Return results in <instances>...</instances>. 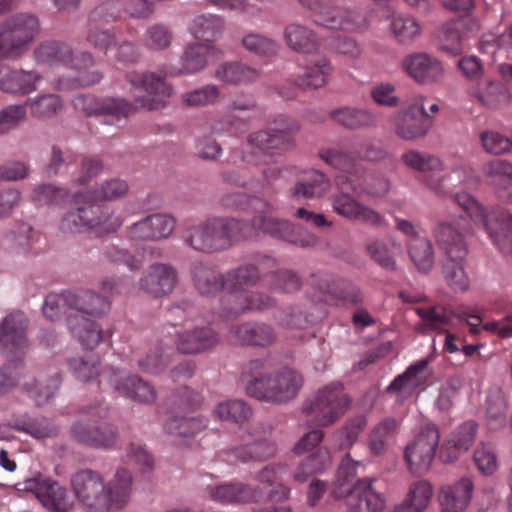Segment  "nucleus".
Wrapping results in <instances>:
<instances>
[{
    "instance_id": "0eeeda50",
    "label": "nucleus",
    "mask_w": 512,
    "mask_h": 512,
    "mask_svg": "<svg viewBox=\"0 0 512 512\" xmlns=\"http://www.w3.org/2000/svg\"><path fill=\"white\" fill-rule=\"evenodd\" d=\"M461 221L463 224H440L436 230V239L447 257L444 276L448 285L454 291L463 292L469 288V278L463 262L468 253L465 236L470 232V227L465 219Z\"/></svg>"
},
{
    "instance_id": "e433bc0d",
    "label": "nucleus",
    "mask_w": 512,
    "mask_h": 512,
    "mask_svg": "<svg viewBox=\"0 0 512 512\" xmlns=\"http://www.w3.org/2000/svg\"><path fill=\"white\" fill-rule=\"evenodd\" d=\"M473 482L470 478H461L453 485H445L439 493V503L442 512H464L473 492Z\"/></svg>"
},
{
    "instance_id": "8fccbe9b",
    "label": "nucleus",
    "mask_w": 512,
    "mask_h": 512,
    "mask_svg": "<svg viewBox=\"0 0 512 512\" xmlns=\"http://www.w3.org/2000/svg\"><path fill=\"white\" fill-rule=\"evenodd\" d=\"M221 204L226 208L249 210L254 212V217L265 216L273 217L271 213L274 211V206L258 197L250 196L245 193L235 192L227 193L222 196Z\"/></svg>"
},
{
    "instance_id": "20e7f679",
    "label": "nucleus",
    "mask_w": 512,
    "mask_h": 512,
    "mask_svg": "<svg viewBox=\"0 0 512 512\" xmlns=\"http://www.w3.org/2000/svg\"><path fill=\"white\" fill-rule=\"evenodd\" d=\"M241 380L247 395L257 400L282 404L294 399L303 385L300 373L291 368L272 372L267 359H252L243 368Z\"/></svg>"
},
{
    "instance_id": "aec40b11",
    "label": "nucleus",
    "mask_w": 512,
    "mask_h": 512,
    "mask_svg": "<svg viewBox=\"0 0 512 512\" xmlns=\"http://www.w3.org/2000/svg\"><path fill=\"white\" fill-rule=\"evenodd\" d=\"M420 321L415 324V331L421 335H428L431 332H446L444 350L448 353L459 351L455 344V336L446 331V327L452 323L453 312L442 306H431L427 308H415Z\"/></svg>"
},
{
    "instance_id": "f8f14e48",
    "label": "nucleus",
    "mask_w": 512,
    "mask_h": 512,
    "mask_svg": "<svg viewBox=\"0 0 512 512\" xmlns=\"http://www.w3.org/2000/svg\"><path fill=\"white\" fill-rule=\"evenodd\" d=\"M311 10L313 22L331 30L362 32L368 28V20L361 13L332 4L331 0H298Z\"/></svg>"
},
{
    "instance_id": "6e6d98bb",
    "label": "nucleus",
    "mask_w": 512,
    "mask_h": 512,
    "mask_svg": "<svg viewBox=\"0 0 512 512\" xmlns=\"http://www.w3.org/2000/svg\"><path fill=\"white\" fill-rule=\"evenodd\" d=\"M407 250L411 261L421 272H428L434 265V251L431 242L423 236H413L407 240Z\"/></svg>"
},
{
    "instance_id": "338daca9",
    "label": "nucleus",
    "mask_w": 512,
    "mask_h": 512,
    "mask_svg": "<svg viewBox=\"0 0 512 512\" xmlns=\"http://www.w3.org/2000/svg\"><path fill=\"white\" fill-rule=\"evenodd\" d=\"M220 88L214 84H207L181 95V101L187 107H204L214 105L220 98Z\"/></svg>"
},
{
    "instance_id": "423d86ee",
    "label": "nucleus",
    "mask_w": 512,
    "mask_h": 512,
    "mask_svg": "<svg viewBox=\"0 0 512 512\" xmlns=\"http://www.w3.org/2000/svg\"><path fill=\"white\" fill-rule=\"evenodd\" d=\"M75 210L65 213L59 228L64 233H81L91 231L99 235L116 232L124 219L115 214L111 206L102 203H91L85 194H76Z\"/></svg>"
},
{
    "instance_id": "58836bf2",
    "label": "nucleus",
    "mask_w": 512,
    "mask_h": 512,
    "mask_svg": "<svg viewBox=\"0 0 512 512\" xmlns=\"http://www.w3.org/2000/svg\"><path fill=\"white\" fill-rule=\"evenodd\" d=\"M467 92L470 97L488 108L499 107L510 100L508 89L501 82L491 79H482L478 84L469 85Z\"/></svg>"
},
{
    "instance_id": "69168bd1",
    "label": "nucleus",
    "mask_w": 512,
    "mask_h": 512,
    "mask_svg": "<svg viewBox=\"0 0 512 512\" xmlns=\"http://www.w3.org/2000/svg\"><path fill=\"white\" fill-rule=\"evenodd\" d=\"M274 319L283 328L291 330L305 329L309 323V315L302 306L292 305L275 313Z\"/></svg>"
},
{
    "instance_id": "c85d7f7f",
    "label": "nucleus",
    "mask_w": 512,
    "mask_h": 512,
    "mask_svg": "<svg viewBox=\"0 0 512 512\" xmlns=\"http://www.w3.org/2000/svg\"><path fill=\"white\" fill-rule=\"evenodd\" d=\"M31 489L41 504L52 512H69L74 506L66 487L53 479L37 480Z\"/></svg>"
},
{
    "instance_id": "37998d69",
    "label": "nucleus",
    "mask_w": 512,
    "mask_h": 512,
    "mask_svg": "<svg viewBox=\"0 0 512 512\" xmlns=\"http://www.w3.org/2000/svg\"><path fill=\"white\" fill-rule=\"evenodd\" d=\"M208 427L204 416L172 417L164 424V431L175 437L180 444L187 445L197 434Z\"/></svg>"
},
{
    "instance_id": "603ef678",
    "label": "nucleus",
    "mask_w": 512,
    "mask_h": 512,
    "mask_svg": "<svg viewBox=\"0 0 512 512\" xmlns=\"http://www.w3.org/2000/svg\"><path fill=\"white\" fill-rule=\"evenodd\" d=\"M35 57L38 62L50 66L63 65L67 67L72 59V47L60 41H46L36 48Z\"/></svg>"
},
{
    "instance_id": "e2e57ef3",
    "label": "nucleus",
    "mask_w": 512,
    "mask_h": 512,
    "mask_svg": "<svg viewBox=\"0 0 512 512\" xmlns=\"http://www.w3.org/2000/svg\"><path fill=\"white\" fill-rule=\"evenodd\" d=\"M483 173L489 184L499 189L512 186V163L504 159H494L486 163Z\"/></svg>"
},
{
    "instance_id": "a19ab883",
    "label": "nucleus",
    "mask_w": 512,
    "mask_h": 512,
    "mask_svg": "<svg viewBox=\"0 0 512 512\" xmlns=\"http://www.w3.org/2000/svg\"><path fill=\"white\" fill-rule=\"evenodd\" d=\"M194 287L205 296H212L225 289L224 274L204 262H195L191 267Z\"/></svg>"
},
{
    "instance_id": "bb28decb",
    "label": "nucleus",
    "mask_w": 512,
    "mask_h": 512,
    "mask_svg": "<svg viewBox=\"0 0 512 512\" xmlns=\"http://www.w3.org/2000/svg\"><path fill=\"white\" fill-rule=\"evenodd\" d=\"M177 270L165 263H156L149 266L143 273L139 285L146 293L161 297L170 294L177 284Z\"/></svg>"
},
{
    "instance_id": "2f4dec72",
    "label": "nucleus",
    "mask_w": 512,
    "mask_h": 512,
    "mask_svg": "<svg viewBox=\"0 0 512 512\" xmlns=\"http://www.w3.org/2000/svg\"><path fill=\"white\" fill-rule=\"evenodd\" d=\"M72 438L92 448H111L117 442L118 434L112 425L94 426L82 421L71 427Z\"/></svg>"
},
{
    "instance_id": "2eb2a0df",
    "label": "nucleus",
    "mask_w": 512,
    "mask_h": 512,
    "mask_svg": "<svg viewBox=\"0 0 512 512\" xmlns=\"http://www.w3.org/2000/svg\"><path fill=\"white\" fill-rule=\"evenodd\" d=\"M425 97L416 96L407 108L394 114L393 125L397 136L404 140L424 137L433 124V118L424 107Z\"/></svg>"
},
{
    "instance_id": "6e6552de",
    "label": "nucleus",
    "mask_w": 512,
    "mask_h": 512,
    "mask_svg": "<svg viewBox=\"0 0 512 512\" xmlns=\"http://www.w3.org/2000/svg\"><path fill=\"white\" fill-rule=\"evenodd\" d=\"M454 201L475 223L482 224L501 253L505 255L512 253V215L510 213L502 208L488 211L467 193L456 194Z\"/></svg>"
},
{
    "instance_id": "864d4df0",
    "label": "nucleus",
    "mask_w": 512,
    "mask_h": 512,
    "mask_svg": "<svg viewBox=\"0 0 512 512\" xmlns=\"http://www.w3.org/2000/svg\"><path fill=\"white\" fill-rule=\"evenodd\" d=\"M507 399L500 388L491 389L486 399V420L490 430L505 427L507 418Z\"/></svg>"
},
{
    "instance_id": "a18cd8bd",
    "label": "nucleus",
    "mask_w": 512,
    "mask_h": 512,
    "mask_svg": "<svg viewBox=\"0 0 512 512\" xmlns=\"http://www.w3.org/2000/svg\"><path fill=\"white\" fill-rule=\"evenodd\" d=\"M330 188V180L321 171L309 170L290 189L293 198L313 199L324 196Z\"/></svg>"
},
{
    "instance_id": "393cba45",
    "label": "nucleus",
    "mask_w": 512,
    "mask_h": 512,
    "mask_svg": "<svg viewBox=\"0 0 512 512\" xmlns=\"http://www.w3.org/2000/svg\"><path fill=\"white\" fill-rule=\"evenodd\" d=\"M220 340L219 332L205 325L178 332L175 345L182 354H201L217 347Z\"/></svg>"
},
{
    "instance_id": "c756f323",
    "label": "nucleus",
    "mask_w": 512,
    "mask_h": 512,
    "mask_svg": "<svg viewBox=\"0 0 512 512\" xmlns=\"http://www.w3.org/2000/svg\"><path fill=\"white\" fill-rule=\"evenodd\" d=\"M228 338L231 343L267 347L274 343L276 335L272 326L262 322H245L233 325Z\"/></svg>"
},
{
    "instance_id": "5701e85b",
    "label": "nucleus",
    "mask_w": 512,
    "mask_h": 512,
    "mask_svg": "<svg viewBox=\"0 0 512 512\" xmlns=\"http://www.w3.org/2000/svg\"><path fill=\"white\" fill-rule=\"evenodd\" d=\"M375 478L358 479L353 490L348 493L347 505L351 512H383L386 506L385 495L376 487Z\"/></svg>"
},
{
    "instance_id": "4468645a",
    "label": "nucleus",
    "mask_w": 512,
    "mask_h": 512,
    "mask_svg": "<svg viewBox=\"0 0 512 512\" xmlns=\"http://www.w3.org/2000/svg\"><path fill=\"white\" fill-rule=\"evenodd\" d=\"M300 129L299 124L286 116H279L267 129L253 132L248 137V143L257 148L263 155H269L273 150H286L294 145L293 136Z\"/></svg>"
},
{
    "instance_id": "f257e3e1",
    "label": "nucleus",
    "mask_w": 512,
    "mask_h": 512,
    "mask_svg": "<svg viewBox=\"0 0 512 512\" xmlns=\"http://www.w3.org/2000/svg\"><path fill=\"white\" fill-rule=\"evenodd\" d=\"M210 253L223 252L235 243L254 239L260 233L300 247H312L317 237L294 223L276 217L257 216L249 222L234 217L213 216L205 219Z\"/></svg>"
},
{
    "instance_id": "680f3d73",
    "label": "nucleus",
    "mask_w": 512,
    "mask_h": 512,
    "mask_svg": "<svg viewBox=\"0 0 512 512\" xmlns=\"http://www.w3.org/2000/svg\"><path fill=\"white\" fill-rule=\"evenodd\" d=\"M241 45L247 52L261 57L274 56L280 49L278 42L258 32L245 33Z\"/></svg>"
},
{
    "instance_id": "1a4fd4ad",
    "label": "nucleus",
    "mask_w": 512,
    "mask_h": 512,
    "mask_svg": "<svg viewBox=\"0 0 512 512\" xmlns=\"http://www.w3.org/2000/svg\"><path fill=\"white\" fill-rule=\"evenodd\" d=\"M32 13H18L0 23V58L15 60L25 54L40 32Z\"/></svg>"
},
{
    "instance_id": "b1692460",
    "label": "nucleus",
    "mask_w": 512,
    "mask_h": 512,
    "mask_svg": "<svg viewBox=\"0 0 512 512\" xmlns=\"http://www.w3.org/2000/svg\"><path fill=\"white\" fill-rule=\"evenodd\" d=\"M402 67L410 78L421 85L437 83L444 76L442 63L424 52L407 55L402 62Z\"/></svg>"
},
{
    "instance_id": "f3484780",
    "label": "nucleus",
    "mask_w": 512,
    "mask_h": 512,
    "mask_svg": "<svg viewBox=\"0 0 512 512\" xmlns=\"http://www.w3.org/2000/svg\"><path fill=\"white\" fill-rule=\"evenodd\" d=\"M72 103L76 110L87 116H106L111 123L126 119L136 110L131 102L115 97L97 98L93 95L79 94L74 97Z\"/></svg>"
},
{
    "instance_id": "c03bdc74",
    "label": "nucleus",
    "mask_w": 512,
    "mask_h": 512,
    "mask_svg": "<svg viewBox=\"0 0 512 512\" xmlns=\"http://www.w3.org/2000/svg\"><path fill=\"white\" fill-rule=\"evenodd\" d=\"M319 157L328 166L340 171L341 175L358 180L362 166L344 146L322 148Z\"/></svg>"
},
{
    "instance_id": "7c9ffc66",
    "label": "nucleus",
    "mask_w": 512,
    "mask_h": 512,
    "mask_svg": "<svg viewBox=\"0 0 512 512\" xmlns=\"http://www.w3.org/2000/svg\"><path fill=\"white\" fill-rule=\"evenodd\" d=\"M94 62L92 53L82 51L75 54L72 50V59L67 67L75 70L77 76L71 80L60 79L58 82L59 89H74L99 83L103 78V74L96 69L91 70Z\"/></svg>"
},
{
    "instance_id": "9d476101",
    "label": "nucleus",
    "mask_w": 512,
    "mask_h": 512,
    "mask_svg": "<svg viewBox=\"0 0 512 512\" xmlns=\"http://www.w3.org/2000/svg\"><path fill=\"white\" fill-rule=\"evenodd\" d=\"M351 403L340 382H332L307 399L302 412L315 426H330L340 419Z\"/></svg>"
},
{
    "instance_id": "0e129e2a",
    "label": "nucleus",
    "mask_w": 512,
    "mask_h": 512,
    "mask_svg": "<svg viewBox=\"0 0 512 512\" xmlns=\"http://www.w3.org/2000/svg\"><path fill=\"white\" fill-rule=\"evenodd\" d=\"M97 361L86 360L82 357H76L69 360V367L72 370L74 376L83 381L89 382L93 379L94 376L99 378L98 384L101 385L103 383H108L112 386L113 381L109 379V376L102 377V375L106 371H115L113 368H105L101 372L99 371Z\"/></svg>"
},
{
    "instance_id": "cd10ccee",
    "label": "nucleus",
    "mask_w": 512,
    "mask_h": 512,
    "mask_svg": "<svg viewBox=\"0 0 512 512\" xmlns=\"http://www.w3.org/2000/svg\"><path fill=\"white\" fill-rule=\"evenodd\" d=\"M222 55V50L215 45L202 43L188 44L180 59L181 67L178 69L172 68L165 75L195 74L207 66L208 58H220Z\"/></svg>"
},
{
    "instance_id": "9b49d317",
    "label": "nucleus",
    "mask_w": 512,
    "mask_h": 512,
    "mask_svg": "<svg viewBox=\"0 0 512 512\" xmlns=\"http://www.w3.org/2000/svg\"><path fill=\"white\" fill-rule=\"evenodd\" d=\"M272 428L262 422H254L240 434L243 441L223 452L225 460L231 464L260 462L274 457L277 453L275 442L269 439Z\"/></svg>"
},
{
    "instance_id": "052dcab7",
    "label": "nucleus",
    "mask_w": 512,
    "mask_h": 512,
    "mask_svg": "<svg viewBox=\"0 0 512 512\" xmlns=\"http://www.w3.org/2000/svg\"><path fill=\"white\" fill-rule=\"evenodd\" d=\"M400 250V244L393 240H376L367 245V252L370 257L386 270H395V254L400 252Z\"/></svg>"
},
{
    "instance_id": "774afa93",
    "label": "nucleus",
    "mask_w": 512,
    "mask_h": 512,
    "mask_svg": "<svg viewBox=\"0 0 512 512\" xmlns=\"http://www.w3.org/2000/svg\"><path fill=\"white\" fill-rule=\"evenodd\" d=\"M390 29L395 39L401 44H410L420 35V26L418 22L407 15L394 16Z\"/></svg>"
},
{
    "instance_id": "6ab92c4d",
    "label": "nucleus",
    "mask_w": 512,
    "mask_h": 512,
    "mask_svg": "<svg viewBox=\"0 0 512 512\" xmlns=\"http://www.w3.org/2000/svg\"><path fill=\"white\" fill-rule=\"evenodd\" d=\"M28 319L20 311L8 314L0 324V348L7 357H20L28 348Z\"/></svg>"
},
{
    "instance_id": "f704fd0d",
    "label": "nucleus",
    "mask_w": 512,
    "mask_h": 512,
    "mask_svg": "<svg viewBox=\"0 0 512 512\" xmlns=\"http://www.w3.org/2000/svg\"><path fill=\"white\" fill-rule=\"evenodd\" d=\"M429 360L421 359L410 365L404 373L398 375L387 387L388 393H397L400 399L411 396L416 389L423 386L428 379Z\"/></svg>"
},
{
    "instance_id": "4c0bfd02",
    "label": "nucleus",
    "mask_w": 512,
    "mask_h": 512,
    "mask_svg": "<svg viewBox=\"0 0 512 512\" xmlns=\"http://www.w3.org/2000/svg\"><path fill=\"white\" fill-rule=\"evenodd\" d=\"M261 76L260 70L241 61H226L217 66L214 78L224 84L249 85Z\"/></svg>"
},
{
    "instance_id": "09e8293b",
    "label": "nucleus",
    "mask_w": 512,
    "mask_h": 512,
    "mask_svg": "<svg viewBox=\"0 0 512 512\" xmlns=\"http://www.w3.org/2000/svg\"><path fill=\"white\" fill-rule=\"evenodd\" d=\"M331 464L330 451L326 447H319L298 464L293 472V479L296 482L304 483L311 476L326 471Z\"/></svg>"
},
{
    "instance_id": "de8ad7c7",
    "label": "nucleus",
    "mask_w": 512,
    "mask_h": 512,
    "mask_svg": "<svg viewBox=\"0 0 512 512\" xmlns=\"http://www.w3.org/2000/svg\"><path fill=\"white\" fill-rule=\"evenodd\" d=\"M225 20L214 13H203L193 18L190 32L194 38L204 42H214L224 33Z\"/></svg>"
},
{
    "instance_id": "bf43d9fd",
    "label": "nucleus",
    "mask_w": 512,
    "mask_h": 512,
    "mask_svg": "<svg viewBox=\"0 0 512 512\" xmlns=\"http://www.w3.org/2000/svg\"><path fill=\"white\" fill-rule=\"evenodd\" d=\"M213 414L220 420L242 424L252 416V409L245 401L233 399L218 403Z\"/></svg>"
},
{
    "instance_id": "f03ea898",
    "label": "nucleus",
    "mask_w": 512,
    "mask_h": 512,
    "mask_svg": "<svg viewBox=\"0 0 512 512\" xmlns=\"http://www.w3.org/2000/svg\"><path fill=\"white\" fill-rule=\"evenodd\" d=\"M111 302L106 297L92 291L63 292L48 294L43 305V315L49 320H57L67 314V327L81 345L89 350L103 340L100 325L87 316H99L110 310Z\"/></svg>"
},
{
    "instance_id": "13d9d810",
    "label": "nucleus",
    "mask_w": 512,
    "mask_h": 512,
    "mask_svg": "<svg viewBox=\"0 0 512 512\" xmlns=\"http://www.w3.org/2000/svg\"><path fill=\"white\" fill-rule=\"evenodd\" d=\"M353 192L357 195L367 194L371 197L384 196L389 191V181L381 174L366 172L361 168L358 180L354 181Z\"/></svg>"
},
{
    "instance_id": "473e14b6",
    "label": "nucleus",
    "mask_w": 512,
    "mask_h": 512,
    "mask_svg": "<svg viewBox=\"0 0 512 512\" xmlns=\"http://www.w3.org/2000/svg\"><path fill=\"white\" fill-rule=\"evenodd\" d=\"M477 427L474 421H467L460 425L442 444L439 451L440 459L443 462L457 460L475 441Z\"/></svg>"
},
{
    "instance_id": "3c124183",
    "label": "nucleus",
    "mask_w": 512,
    "mask_h": 512,
    "mask_svg": "<svg viewBox=\"0 0 512 512\" xmlns=\"http://www.w3.org/2000/svg\"><path fill=\"white\" fill-rule=\"evenodd\" d=\"M330 117L349 129L372 127L377 123V117L371 111L356 107H341L332 110Z\"/></svg>"
},
{
    "instance_id": "39448f33",
    "label": "nucleus",
    "mask_w": 512,
    "mask_h": 512,
    "mask_svg": "<svg viewBox=\"0 0 512 512\" xmlns=\"http://www.w3.org/2000/svg\"><path fill=\"white\" fill-rule=\"evenodd\" d=\"M259 268L243 264L224 274L226 293L221 299V313L224 317H237L249 311H263L275 306V299L262 292L248 288L260 280Z\"/></svg>"
},
{
    "instance_id": "c9c22d12",
    "label": "nucleus",
    "mask_w": 512,
    "mask_h": 512,
    "mask_svg": "<svg viewBox=\"0 0 512 512\" xmlns=\"http://www.w3.org/2000/svg\"><path fill=\"white\" fill-rule=\"evenodd\" d=\"M283 40L290 50L299 54H314L321 47L317 33L298 22H292L285 26Z\"/></svg>"
},
{
    "instance_id": "7ed1b4c3",
    "label": "nucleus",
    "mask_w": 512,
    "mask_h": 512,
    "mask_svg": "<svg viewBox=\"0 0 512 512\" xmlns=\"http://www.w3.org/2000/svg\"><path fill=\"white\" fill-rule=\"evenodd\" d=\"M70 485L79 506L86 512H116L124 509L132 496L133 477L124 467L118 468L109 481L93 469L75 472Z\"/></svg>"
},
{
    "instance_id": "4be33fe9",
    "label": "nucleus",
    "mask_w": 512,
    "mask_h": 512,
    "mask_svg": "<svg viewBox=\"0 0 512 512\" xmlns=\"http://www.w3.org/2000/svg\"><path fill=\"white\" fill-rule=\"evenodd\" d=\"M176 226L173 216L165 213H155L130 225L126 234L132 240L160 241L170 237Z\"/></svg>"
},
{
    "instance_id": "412c9836",
    "label": "nucleus",
    "mask_w": 512,
    "mask_h": 512,
    "mask_svg": "<svg viewBox=\"0 0 512 512\" xmlns=\"http://www.w3.org/2000/svg\"><path fill=\"white\" fill-rule=\"evenodd\" d=\"M106 376L113 381L112 387L119 396L144 404L153 403L157 398L155 388L138 375H126L121 371H106L102 377Z\"/></svg>"
},
{
    "instance_id": "4d7b16f0",
    "label": "nucleus",
    "mask_w": 512,
    "mask_h": 512,
    "mask_svg": "<svg viewBox=\"0 0 512 512\" xmlns=\"http://www.w3.org/2000/svg\"><path fill=\"white\" fill-rule=\"evenodd\" d=\"M359 466H362V462L353 460L350 453L345 455L337 470L335 488L332 491L335 498L346 497L353 490L356 483L354 479Z\"/></svg>"
},
{
    "instance_id": "ea45409f",
    "label": "nucleus",
    "mask_w": 512,
    "mask_h": 512,
    "mask_svg": "<svg viewBox=\"0 0 512 512\" xmlns=\"http://www.w3.org/2000/svg\"><path fill=\"white\" fill-rule=\"evenodd\" d=\"M0 90L14 95L29 94L36 90L41 76L35 71L6 68L1 70Z\"/></svg>"
},
{
    "instance_id": "72a5a7b5",
    "label": "nucleus",
    "mask_w": 512,
    "mask_h": 512,
    "mask_svg": "<svg viewBox=\"0 0 512 512\" xmlns=\"http://www.w3.org/2000/svg\"><path fill=\"white\" fill-rule=\"evenodd\" d=\"M332 72L330 60L320 56L299 67L298 72L292 75V81L295 86L302 89H317L326 85Z\"/></svg>"
},
{
    "instance_id": "a878e982",
    "label": "nucleus",
    "mask_w": 512,
    "mask_h": 512,
    "mask_svg": "<svg viewBox=\"0 0 512 512\" xmlns=\"http://www.w3.org/2000/svg\"><path fill=\"white\" fill-rule=\"evenodd\" d=\"M208 494L211 500L221 504H246L258 502L263 491L258 486L231 481L208 488Z\"/></svg>"
},
{
    "instance_id": "5fc2aeb1",
    "label": "nucleus",
    "mask_w": 512,
    "mask_h": 512,
    "mask_svg": "<svg viewBox=\"0 0 512 512\" xmlns=\"http://www.w3.org/2000/svg\"><path fill=\"white\" fill-rule=\"evenodd\" d=\"M399 428V421L388 417L379 422L370 432L369 449L374 455L384 454Z\"/></svg>"
},
{
    "instance_id": "ddd939ff",
    "label": "nucleus",
    "mask_w": 512,
    "mask_h": 512,
    "mask_svg": "<svg viewBox=\"0 0 512 512\" xmlns=\"http://www.w3.org/2000/svg\"><path fill=\"white\" fill-rule=\"evenodd\" d=\"M440 432L435 424L425 425L415 438L406 445L404 459L413 474L426 473L435 457L439 445Z\"/></svg>"
},
{
    "instance_id": "79ce46f5",
    "label": "nucleus",
    "mask_w": 512,
    "mask_h": 512,
    "mask_svg": "<svg viewBox=\"0 0 512 512\" xmlns=\"http://www.w3.org/2000/svg\"><path fill=\"white\" fill-rule=\"evenodd\" d=\"M357 179L337 175L335 177V186L337 193L332 196V208L338 215L352 220L360 208L361 203L356 200L349 191L353 192L354 181Z\"/></svg>"
},
{
    "instance_id": "a211bd4d",
    "label": "nucleus",
    "mask_w": 512,
    "mask_h": 512,
    "mask_svg": "<svg viewBox=\"0 0 512 512\" xmlns=\"http://www.w3.org/2000/svg\"><path fill=\"white\" fill-rule=\"evenodd\" d=\"M403 163L410 169L422 173V181L433 191L445 194L447 172L442 161L431 154L417 150H409L402 154Z\"/></svg>"
},
{
    "instance_id": "dca6fc26",
    "label": "nucleus",
    "mask_w": 512,
    "mask_h": 512,
    "mask_svg": "<svg viewBox=\"0 0 512 512\" xmlns=\"http://www.w3.org/2000/svg\"><path fill=\"white\" fill-rule=\"evenodd\" d=\"M126 80L135 90L145 92L147 95L140 97L135 94L138 105L147 110H157L165 106L162 98L172 94V88L164 77L154 72L132 71L126 74Z\"/></svg>"
},
{
    "instance_id": "49530a36",
    "label": "nucleus",
    "mask_w": 512,
    "mask_h": 512,
    "mask_svg": "<svg viewBox=\"0 0 512 512\" xmlns=\"http://www.w3.org/2000/svg\"><path fill=\"white\" fill-rule=\"evenodd\" d=\"M60 384L59 371L55 367H51L47 374L41 373L38 378L24 382L23 386L35 403L40 406L46 404L55 395Z\"/></svg>"
}]
</instances>
